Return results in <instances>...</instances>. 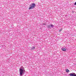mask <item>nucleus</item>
Segmentation results:
<instances>
[{"label": "nucleus", "instance_id": "f257e3e1", "mask_svg": "<svg viewBox=\"0 0 76 76\" xmlns=\"http://www.w3.org/2000/svg\"><path fill=\"white\" fill-rule=\"evenodd\" d=\"M35 4L32 3L31 5H30L28 9L30 10V9H32L35 7Z\"/></svg>", "mask_w": 76, "mask_h": 76}, {"label": "nucleus", "instance_id": "20e7f679", "mask_svg": "<svg viewBox=\"0 0 76 76\" xmlns=\"http://www.w3.org/2000/svg\"><path fill=\"white\" fill-rule=\"evenodd\" d=\"M61 50H62V51H66V49L64 48H62Z\"/></svg>", "mask_w": 76, "mask_h": 76}, {"label": "nucleus", "instance_id": "6e6552de", "mask_svg": "<svg viewBox=\"0 0 76 76\" xmlns=\"http://www.w3.org/2000/svg\"><path fill=\"white\" fill-rule=\"evenodd\" d=\"M31 50H34V49L33 48H31Z\"/></svg>", "mask_w": 76, "mask_h": 76}, {"label": "nucleus", "instance_id": "0eeeda50", "mask_svg": "<svg viewBox=\"0 0 76 76\" xmlns=\"http://www.w3.org/2000/svg\"><path fill=\"white\" fill-rule=\"evenodd\" d=\"M62 29H63L62 28L60 29V30L59 31V32H61L62 31Z\"/></svg>", "mask_w": 76, "mask_h": 76}, {"label": "nucleus", "instance_id": "f03ea898", "mask_svg": "<svg viewBox=\"0 0 76 76\" xmlns=\"http://www.w3.org/2000/svg\"><path fill=\"white\" fill-rule=\"evenodd\" d=\"M19 71L20 75V76H22V74L23 73V72H25V70H23L22 69L20 68Z\"/></svg>", "mask_w": 76, "mask_h": 76}, {"label": "nucleus", "instance_id": "9b49d317", "mask_svg": "<svg viewBox=\"0 0 76 76\" xmlns=\"http://www.w3.org/2000/svg\"><path fill=\"white\" fill-rule=\"evenodd\" d=\"M44 25H45L44 24Z\"/></svg>", "mask_w": 76, "mask_h": 76}, {"label": "nucleus", "instance_id": "423d86ee", "mask_svg": "<svg viewBox=\"0 0 76 76\" xmlns=\"http://www.w3.org/2000/svg\"><path fill=\"white\" fill-rule=\"evenodd\" d=\"M50 26H51V27H53V26H54L53 25H50L48 27V28H50Z\"/></svg>", "mask_w": 76, "mask_h": 76}, {"label": "nucleus", "instance_id": "39448f33", "mask_svg": "<svg viewBox=\"0 0 76 76\" xmlns=\"http://www.w3.org/2000/svg\"><path fill=\"white\" fill-rule=\"evenodd\" d=\"M66 71L67 73H68L70 72V71H69V70L68 69H66Z\"/></svg>", "mask_w": 76, "mask_h": 76}, {"label": "nucleus", "instance_id": "1a4fd4ad", "mask_svg": "<svg viewBox=\"0 0 76 76\" xmlns=\"http://www.w3.org/2000/svg\"><path fill=\"white\" fill-rule=\"evenodd\" d=\"M75 5H76V2L74 4Z\"/></svg>", "mask_w": 76, "mask_h": 76}, {"label": "nucleus", "instance_id": "7ed1b4c3", "mask_svg": "<svg viewBox=\"0 0 76 76\" xmlns=\"http://www.w3.org/2000/svg\"><path fill=\"white\" fill-rule=\"evenodd\" d=\"M70 76H76V75L74 74L73 73H70L69 74Z\"/></svg>", "mask_w": 76, "mask_h": 76}, {"label": "nucleus", "instance_id": "9d476101", "mask_svg": "<svg viewBox=\"0 0 76 76\" xmlns=\"http://www.w3.org/2000/svg\"><path fill=\"white\" fill-rule=\"evenodd\" d=\"M33 48H34V49L35 48V47H33Z\"/></svg>", "mask_w": 76, "mask_h": 76}]
</instances>
